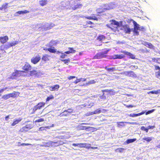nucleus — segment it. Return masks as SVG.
Wrapping results in <instances>:
<instances>
[{
    "mask_svg": "<svg viewBox=\"0 0 160 160\" xmlns=\"http://www.w3.org/2000/svg\"><path fill=\"white\" fill-rule=\"evenodd\" d=\"M109 22L110 23L107 24L106 26L114 32H118V28L122 24V21L118 22L115 20L112 19L110 20Z\"/></svg>",
    "mask_w": 160,
    "mask_h": 160,
    "instance_id": "1",
    "label": "nucleus"
},
{
    "mask_svg": "<svg viewBox=\"0 0 160 160\" xmlns=\"http://www.w3.org/2000/svg\"><path fill=\"white\" fill-rule=\"evenodd\" d=\"M133 23L134 25V28L133 30V34L134 35L138 36L139 34V32L138 31H141L144 32L145 29L144 27L143 26L140 27V25L137 23L136 22L133 20Z\"/></svg>",
    "mask_w": 160,
    "mask_h": 160,
    "instance_id": "2",
    "label": "nucleus"
},
{
    "mask_svg": "<svg viewBox=\"0 0 160 160\" xmlns=\"http://www.w3.org/2000/svg\"><path fill=\"white\" fill-rule=\"evenodd\" d=\"M103 52H101L97 53L93 57V59H101L103 58H106L107 55V54L110 49H104Z\"/></svg>",
    "mask_w": 160,
    "mask_h": 160,
    "instance_id": "3",
    "label": "nucleus"
},
{
    "mask_svg": "<svg viewBox=\"0 0 160 160\" xmlns=\"http://www.w3.org/2000/svg\"><path fill=\"white\" fill-rule=\"evenodd\" d=\"M121 29L123 30L124 32L126 34H129L131 33V29L127 24L122 25Z\"/></svg>",
    "mask_w": 160,
    "mask_h": 160,
    "instance_id": "4",
    "label": "nucleus"
},
{
    "mask_svg": "<svg viewBox=\"0 0 160 160\" xmlns=\"http://www.w3.org/2000/svg\"><path fill=\"white\" fill-rule=\"evenodd\" d=\"M32 66L28 63H26L22 68L23 70L22 73L24 72H28L32 69Z\"/></svg>",
    "mask_w": 160,
    "mask_h": 160,
    "instance_id": "5",
    "label": "nucleus"
},
{
    "mask_svg": "<svg viewBox=\"0 0 160 160\" xmlns=\"http://www.w3.org/2000/svg\"><path fill=\"white\" fill-rule=\"evenodd\" d=\"M45 103L43 102H41L38 103L37 105L35 106L33 108V110L35 112L38 110H40L44 107L45 106Z\"/></svg>",
    "mask_w": 160,
    "mask_h": 160,
    "instance_id": "6",
    "label": "nucleus"
},
{
    "mask_svg": "<svg viewBox=\"0 0 160 160\" xmlns=\"http://www.w3.org/2000/svg\"><path fill=\"white\" fill-rule=\"evenodd\" d=\"M83 6L82 4L80 2L75 3L71 7V9L72 10H75L81 8Z\"/></svg>",
    "mask_w": 160,
    "mask_h": 160,
    "instance_id": "7",
    "label": "nucleus"
},
{
    "mask_svg": "<svg viewBox=\"0 0 160 160\" xmlns=\"http://www.w3.org/2000/svg\"><path fill=\"white\" fill-rule=\"evenodd\" d=\"M18 43V42L16 41L8 43L7 44L4 46V49L7 50L10 48L11 47L17 45Z\"/></svg>",
    "mask_w": 160,
    "mask_h": 160,
    "instance_id": "8",
    "label": "nucleus"
},
{
    "mask_svg": "<svg viewBox=\"0 0 160 160\" xmlns=\"http://www.w3.org/2000/svg\"><path fill=\"white\" fill-rule=\"evenodd\" d=\"M22 71L16 70L12 74L11 77L12 78H15V77H20L22 75Z\"/></svg>",
    "mask_w": 160,
    "mask_h": 160,
    "instance_id": "9",
    "label": "nucleus"
},
{
    "mask_svg": "<svg viewBox=\"0 0 160 160\" xmlns=\"http://www.w3.org/2000/svg\"><path fill=\"white\" fill-rule=\"evenodd\" d=\"M123 73L125 76L133 78H136L137 77L136 75L134 72L132 71H125L123 72Z\"/></svg>",
    "mask_w": 160,
    "mask_h": 160,
    "instance_id": "10",
    "label": "nucleus"
},
{
    "mask_svg": "<svg viewBox=\"0 0 160 160\" xmlns=\"http://www.w3.org/2000/svg\"><path fill=\"white\" fill-rule=\"evenodd\" d=\"M43 50L45 51H48L52 53H55L57 52L56 49L53 47L49 48H43ZM57 53H60L61 52L59 51H57Z\"/></svg>",
    "mask_w": 160,
    "mask_h": 160,
    "instance_id": "11",
    "label": "nucleus"
},
{
    "mask_svg": "<svg viewBox=\"0 0 160 160\" xmlns=\"http://www.w3.org/2000/svg\"><path fill=\"white\" fill-rule=\"evenodd\" d=\"M41 57L39 56L34 57L31 58V61L32 63L35 64L38 63L40 60Z\"/></svg>",
    "mask_w": 160,
    "mask_h": 160,
    "instance_id": "12",
    "label": "nucleus"
},
{
    "mask_svg": "<svg viewBox=\"0 0 160 160\" xmlns=\"http://www.w3.org/2000/svg\"><path fill=\"white\" fill-rule=\"evenodd\" d=\"M31 128L28 125H26L25 126L22 127L19 131L20 133L25 132L29 130Z\"/></svg>",
    "mask_w": 160,
    "mask_h": 160,
    "instance_id": "13",
    "label": "nucleus"
},
{
    "mask_svg": "<svg viewBox=\"0 0 160 160\" xmlns=\"http://www.w3.org/2000/svg\"><path fill=\"white\" fill-rule=\"evenodd\" d=\"M73 112V110L71 108H69L67 110H64L61 113L62 116H66L72 113Z\"/></svg>",
    "mask_w": 160,
    "mask_h": 160,
    "instance_id": "14",
    "label": "nucleus"
},
{
    "mask_svg": "<svg viewBox=\"0 0 160 160\" xmlns=\"http://www.w3.org/2000/svg\"><path fill=\"white\" fill-rule=\"evenodd\" d=\"M8 39V37L6 35L0 37V42L3 44L6 42Z\"/></svg>",
    "mask_w": 160,
    "mask_h": 160,
    "instance_id": "15",
    "label": "nucleus"
},
{
    "mask_svg": "<svg viewBox=\"0 0 160 160\" xmlns=\"http://www.w3.org/2000/svg\"><path fill=\"white\" fill-rule=\"evenodd\" d=\"M121 52L125 54V55L128 56L129 58L131 59H135V56L134 55L132 54L130 52H128L126 51H122Z\"/></svg>",
    "mask_w": 160,
    "mask_h": 160,
    "instance_id": "16",
    "label": "nucleus"
},
{
    "mask_svg": "<svg viewBox=\"0 0 160 160\" xmlns=\"http://www.w3.org/2000/svg\"><path fill=\"white\" fill-rule=\"evenodd\" d=\"M60 87L59 85L58 84H56L53 86H49V89L51 91H57L58 90Z\"/></svg>",
    "mask_w": 160,
    "mask_h": 160,
    "instance_id": "17",
    "label": "nucleus"
},
{
    "mask_svg": "<svg viewBox=\"0 0 160 160\" xmlns=\"http://www.w3.org/2000/svg\"><path fill=\"white\" fill-rule=\"evenodd\" d=\"M143 44L149 48L152 49H154V47L150 42H143Z\"/></svg>",
    "mask_w": 160,
    "mask_h": 160,
    "instance_id": "18",
    "label": "nucleus"
},
{
    "mask_svg": "<svg viewBox=\"0 0 160 160\" xmlns=\"http://www.w3.org/2000/svg\"><path fill=\"white\" fill-rule=\"evenodd\" d=\"M19 92H14L12 93H8L9 96V98H16L19 96Z\"/></svg>",
    "mask_w": 160,
    "mask_h": 160,
    "instance_id": "19",
    "label": "nucleus"
},
{
    "mask_svg": "<svg viewBox=\"0 0 160 160\" xmlns=\"http://www.w3.org/2000/svg\"><path fill=\"white\" fill-rule=\"evenodd\" d=\"M113 59H121L125 57V56L123 54H116L113 56Z\"/></svg>",
    "mask_w": 160,
    "mask_h": 160,
    "instance_id": "20",
    "label": "nucleus"
},
{
    "mask_svg": "<svg viewBox=\"0 0 160 160\" xmlns=\"http://www.w3.org/2000/svg\"><path fill=\"white\" fill-rule=\"evenodd\" d=\"M50 56L47 54H45L42 55V59L44 62L48 61L49 60Z\"/></svg>",
    "mask_w": 160,
    "mask_h": 160,
    "instance_id": "21",
    "label": "nucleus"
},
{
    "mask_svg": "<svg viewBox=\"0 0 160 160\" xmlns=\"http://www.w3.org/2000/svg\"><path fill=\"white\" fill-rule=\"evenodd\" d=\"M94 24V23L91 21H88L86 22V25L87 27L90 28H93L94 27L93 25Z\"/></svg>",
    "mask_w": 160,
    "mask_h": 160,
    "instance_id": "22",
    "label": "nucleus"
},
{
    "mask_svg": "<svg viewBox=\"0 0 160 160\" xmlns=\"http://www.w3.org/2000/svg\"><path fill=\"white\" fill-rule=\"evenodd\" d=\"M145 113V112L144 111H142L141 112L138 113H133V114H130L129 115V116L131 117H135L139 116Z\"/></svg>",
    "mask_w": 160,
    "mask_h": 160,
    "instance_id": "23",
    "label": "nucleus"
},
{
    "mask_svg": "<svg viewBox=\"0 0 160 160\" xmlns=\"http://www.w3.org/2000/svg\"><path fill=\"white\" fill-rule=\"evenodd\" d=\"M29 74L30 76H36L38 75V73L36 70H32L30 71Z\"/></svg>",
    "mask_w": 160,
    "mask_h": 160,
    "instance_id": "24",
    "label": "nucleus"
},
{
    "mask_svg": "<svg viewBox=\"0 0 160 160\" xmlns=\"http://www.w3.org/2000/svg\"><path fill=\"white\" fill-rule=\"evenodd\" d=\"M106 37L102 35H99L97 38V40L99 41H102L106 39Z\"/></svg>",
    "mask_w": 160,
    "mask_h": 160,
    "instance_id": "25",
    "label": "nucleus"
},
{
    "mask_svg": "<svg viewBox=\"0 0 160 160\" xmlns=\"http://www.w3.org/2000/svg\"><path fill=\"white\" fill-rule=\"evenodd\" d=\"M22 119L19 118L18 119H14L13 122L11 124L12 126H14L17 124H18L19 122L21 121Z\"/></svg>",
    "mask_w": 160,
    "mask_h": 160,
    "instance_id": "26",
    "label": "nucleus"
},
{
    "mask_svg": "<svg viewBox=\"0 0 160 160\" xmlns=\"http://www.w3.org/2000/svg\"><path fill=\"white\" fill-rule=\"evenodd\" d=\"M8 3H5L3 4L2 6L0 7V10H2L3 9H6L8 8Z\"/></svg>",
    "mask_w": 160,
    "mask_h": 160,
    "instance_id": "27",
    "label": "nucleus"
},
{
    "mask_svg": "<svg viewBox=\"0 0 160 160\" xmlns=\"http://www.w3.org/2000/svg\"><path fill=\"white\" fill-rule=\"evenodd\" d=\"M85 18L89 20H93L96 21L98 20V18L95 16L94 17L86 16Z\"/></svg>",
    "mask_w": 160,
    "mask_h": 160,
    "instance_id": "28",
    "label": "nucleus"
},
{
    "mask_svg": "<svg viewBox=\"0 0 160 160\" xmlns=\"http://www.w3.org/2000/svg\"><path fill=\"white\" fill-rule=\"evenodd\" d=\"M40 5L42 6L46 5L47 3V1L46 0H41L39 2Z\"/></svg>",
    "mask_w": 160,
    "mask_h": 160,
    "instance_id": "29",
    "label": "nucleus"
},
{
    "mask_svg": "<svg viewBox=\"0 0 160 160\" xmlns=\"http://www.w3.org/2000/svg\"><path fill=\"white\" fill-rule=\"evenodd\" d=\"M152 137H147V138H143L142 140H144L143 141L144 142H145V141H146L147 142H149L152 140Z\"/></svg>",
    "mask_w": 160,
    "mask_h": 160,
    "instance_id": "30",
    "label": "nucleus"
},
{
    "mask_svg": "<svg viewBox=\"0 0 160 160\" xmlns=\"http://www.w3.org/2000/svg\"><path fill=\"white\" fill-rule=\"evenodd\" d=\"M87 144L86 143H78V147L79 148H87Z\"/></svg>",
    "mask_w": 160,
    "mask_h": 160,
    "instance_id": "31",
    "label": "nucleus"
},
{
    "mask_svg": "<svg viewBox=\"0 0 160 160\" xmlns=\"http://www.w3.org/2000/svg\"><path fill=\"white\" fill-rule=\"evenodd\" d=\"M29 12V11L27 10H25L23 11H18L17 12V13L18 14H24V13H28Z\"/></svg>",
    "mask_w": 160,
    "mask_h": 160,
    "instance_id": "32",
    "label": "nucleus"
},
{
    "mask_svg": "<svg viewBox=\"0 0 160 160\" xmlns=\"http://www.w3.org/2000/svg\"><path fill=\"white\" fill-rule=\"evenodd\" d=\"M160 93V89L156 91H152L148 92V93L150 94V93L157 94Z\"/></svg>",
    "mask_w": 160,
    "mask_h": 160,
    "instance_id": "33",
    "label": "nucleus"
},
{
    "mask_svg": "<svg viewBox=\"0 0 160 160\" xmlns=\"http://www.w3.org/2000/svg\"><path fill=\"white\" fill-rule=\"evenodd\" d=\"M152 60L154 62L160 64V58H154L152 59Z\"/></svg>",
    "mask_w": 160,
    "mask_h": 160,
    "instance_id": "34",
    "label": "nucleus"
},
{
    "mask_svg": "<svg viewBox=\"0 0 160 160\" xmlns=\"http://www.w3.org/2000/svg\"><path fill=\"white\" fill-rule=\"evenodd\" d=\"M136 140L137 139L136 138L128 139L126 141V142L127 144H129L136 141Z\"/></svg>",
    "mask_w": 160,
    "mask_h": 160,
    "instance_id": "35",
    "label": "nucleus"
},
{
    "mask_svg": "<svg viewBox=\"0 0 160 160\" xmlns=\"http://www.w3.org/2000/svg\"><path fill=\"white\" fill-rule=\"evenodd\" d=\"M105 68L106 70L109 72L113 71L115 70V68L114 67L108 68L107 67H106Z\"/></svg>",
    "mask_w": 160,
    "mask_h": 160,
    "instance_id": "36",
    "label": "nucleus"
},
{
    "mask_svg": "<svg viewBox=\"0 0 160 160\" xmlns=\"http://www.w3.org/2000/svg\"><path fill=\"white\" fill-rule=\"evenodd\" d=\"M9 96L8 94L4 95L2 97V98L4 100H6L9 98Z\"/></svg>",
    "mask_w": 160,
    "mask_h": 160,
    "instance_id": "37",
    "label": "nucleus"
},
{
    "mask_svg": "<svg viewBox=\"0 0 160 160\" xmlns=\"http://www.w3.org/2000/svg\"><path fill=\"white\" fill-rule=\"evenodd\" d=\"M61 61L64 62V64H67L70 62V59L69 58L65 59H61Z\"/></svg>",
    "mask_w": 160,
    "mask_h": 160,
    "instance_id": "38",
    "label": "nucleus"
},
{
    "mask_svg": "<svg viewBox=\"0 0 160 160\" xmlns=\"http://www.w3.org/2000/svg\"><path fill=\"white\" fill-rule=\"evenodd\" d=\"M54 98V97L52 95H51L49 96L46 99V102H48L50 100L53 99Z\"/></svg>",
    "mask_w": 160,
    "mask_h": 160,
    "instance_id": "39",
    "label": "nucleus"
},
{
    "mask_svg": "<svg viewBox=\"0 0 160 160\" xmlns=\"http://www.w3.org/2000/svg\"><path fill=\"white\" fill-rule=\"evenodd\" d=\"M141 129L145 131L146 132H148V129L145 128V127L143 126H142L141 128Z\"/></svg>",
    "mask_w": 160,
    "mask_h": 160,
    "instance_id": "40",
    "label": "nucleus"
},
{
    "mask_svg": "<svg viewBox=\"0 0 160 160\" xmlns=\"http://www.w3.org/2000/svg\"><path fill=\"white\" fill-rule=\"evenodd\" d=\"M101 112V111L99 109H97L93 112V114H96L99 113H100Z\"/></svg>",
    "mask_w": 160,
    "mask_h": 160,
    "instance_id": "41",
    "label": "nucleus"
},
{
    "mask_svg": "<svg viewBox=\"0 0 160 160\" xmlns=\"http://www.w3.org/2000/svg\"><path fill=\"white\" fill-rule=\"evenodd\" d=\"M155 111V109H152L151 110H149L146 113H145V114L146 115H147L148 114H149L150 113H152V112H153L154 111Z\"/></svg>",
    "mask_w": 160,
    "mask_h": 160,
    "instance_id": "42",
    "label": "nucleus"
},
{
    "mask_svg": "<svg viewBox=\"0 0 160 160\" xmlns=\"http://www.w3.org/2000/svg\"><path fill=\"white\" fill-rule=\"evenodd\" d=\"M125 150V149L122 148H120L117 149L116 150L120 152H122L123 151Z\"/></svg>",
    "mask_w": 160,
    "mask_h": 160,
    "instance_id": "43",
    "label": "nucleus"
},
{
    "mask_svg": "<svg viewBox=\"0 0 160 160\" xmlns=\"http://www.w3.org/2000/svg\"><path fill=\"white\" fill-rule=\"evenodd\" d=\"M156 77L160 79V70L156 72Z\"/></svg>",
    "mask_w": 160,
    "mask_h": 160,
    "instance_id": "44",
    "label": "nucleus"
},
{
    "mask_svg": "<svg viewBox=\"0 0 160 160\" xmlns=\"http://www.w3.org/2000/svg\"><path fill=\"white\" fill-rule=\"evenodd\" d=\"M61 53V55L60 56V58H64L67 56V55L66 54H65L64 53L62 52Z\"/></svg>",
    "mask_w": 160,
    "mask_h": 160,
    "instance_id": "45",
    "label": "nucleus"
},
{
    "mask_svg": "<svg viewBox=\"0 0 160 160\" xmlns=\"http://www.w3.org/2000/svg\"><path fill=\"white\" fill-rule=\"evenodd\" d=\"M68 49L70 50L71 53H74L76 52V50L73 49L72 48H69Z\"/></svg>",
    "mask_w": 160,
    "mask_h": 160,
    "instance_id": "46",
    "label": "nucleus"
},
{
    "mask_svg": "<svg viewBox=\"0 0 160 160\" xmlns=\"http://www.w3.org/2000/svg\"><path fill=\"white\" fill-rule=\"evenodd\" d=\"M81 81H82L81 78L77 79L73 82L75 84H77V83H78V82H80Z\"/></svg>",
    "mask_w": 160,
    "mask_h": 160,
    "instance_id": "47",
    "label": "nucleus"
},
{
    "mask_svg": "<svg viewBox=\"0 0 160 160\" xmlns=\"http://www.w3.org/2000/svg\"><path fill=\"white\" fill-rule=\"evenodd\" d=\"M7 87H6L4 88H3L0 89V96H1V93L3 92L5 90L7 89Z\"/></svg>",
    "mask_w": 160,
    "mask_h": 160,
    "instance_id": "48",
    "label": "nucleus"
},
{
    "mask_svg": "<svg viewBox=\"0 0 160 160\" xmlns=\"http://www.w3.org/2000/svg\"><path fill=\"white\" fill-rule=\"evenodd\" d=\"M44 121V119L43 118H41L38 120H36L35 121V122H42Z\"/></svg>",
    "mask_w": 160,
    "mask_h": 160,
    "instance_id": "49",
    "label": "nucleus"
},
{
    "mask_svg": "<svg viewBox=\"0 0 160 160\" xmlns=\"http://www.w3.org/2000/svg\"><path fill=\"white\" fill-rule=\"evenodd\" d=\"M102 92H111V90H108V89H105L102 90Z\"/></svg>",
    "mask_w": 160,
    "mask_h": 160,
    "instance_id": "50",
    "label": "nucleus"
},
{
    "mask_svg": "<svg viewBox=\"0 0 160 160\" xmlns=\"http://www.w3.org/2000/svg\"><path fill=\"white\" fill-rule=\"evenodd\" d=\"M135 107V106L132 105H127L126 106V107L128 108H132Z\"/></svg>",
    "mask_w": 160,
    "mask_h": 160,
    "instance_id": "51",
    "label": "nucleus"
},
{
    "mask_svg": "<svg viewBox=\"0 0 160 160\" xmlns=\"http://www.w3.org/2000/svg\"><path fill=\"white\" fill-rule=\"evenodd\" d=\"M95 82V80H92L90 81L88 83L90 84H92L94 83Z\"/></svg>",
    "mask_w": 160,
    "mask_h": 160,
    "instance_id": "52",
    "label": "nucleus"
},
{
    "mask_svg": "<svg viewBox=\"0 0 160 160\" xmlns=\"http://www.w3.org/2000/svg\"><path fill=\"white\" fill-rule=\"evenodd\" d=\"M88 128L85 127V126H81V129L82 130H86Z\"/></svg>",
    "mask_w": 160,
    "mask_h": 160,
    "instance_id": "53",
    "label": "nucleus"
},
{
    "mask_svg": "<svg viewBox=\"0 0 160 160\" xmlns=\"http://www.w3.org/2000/svg\"><path fill=\"white\" fill-rule=\"evenodd\" d=\"M90 148L92 149H96L98 148V147H88L87 149H89Z\"/></svg>",
    "mask_w": 160,
    "mask_h": 160,
    "instance_id": "54",
    "label": "nucleus"
},
{
    "mask_svg": "<svg viewBox=\"0 0 160 160\" xmlns=\"http://www.w3.org/2000/svg\"><path fill=\"white\" fill-rule=\"evenodd\" d=\"M154 67L155 68V69L156 70H159V71L160 70V67L159 66L155 65Z\"/></svg>",
    "mask_w": 160,
    "mask_h": 160,
    "instance_id": "55",
    "label": "nucleus"
},
{
    "mask_svg": "<svg viewBox=\"0 0 160 160\" xmlns=\"http://www.w3.org/2000/svg\"><path fill=\"white\" fill-rule=\"evenodd\" d=\"M155 128V126H149L148 127V129H153V128Z\"/></svg>",
    "mask_w": 160,
    "mask_h": 160,
    "instance_id": "56",
    "label": "nucleus"
},
{
    "mask_svg": "<svg viewBox=\"0 0 160 160\" xmlns=\"http://www.w3.org/2000/svg\"><path fill=\"white\" fill-rule=\"evenodd\" d=\"M75 78H76V77L75 76H70L68 77V78L69 80H71V79Z\"/></svg>",
    "mask_w": 160,
    "mask_h": 160,
    "instance_id": "57",
    "label": "nucleus"
},
{
    "mask_svg": "<svg viewBox=\"0 0 160 160\" xmlns=\"http://www.w3.org/2000/svg\"><path fill=\"white\" fill-rule=\"evenodd\" d=\"M31 145V144H29V143H22L21 145H20L23 146H29V145Z\"/></svg>",
    "mask_w": 160,
    "mask_h": 160,
    "instance_id": "58",
    "label": "nucleus"
},
{
    "mask_svg": "<svg viewBox=\"0 0 160 160\" xmlns=\"http://www.w3.org/2000/svg\"><path fill=\"white\" fill-rule=\"evenodd\" d=\"M9 116H10V115H7V116L5 117V120L6 121H8L9 119Z\"/></svg>",
    "mask_w": 160,
    "mask_h": 160,
    "instance_id": "59",
    "label": "nucleus"
},
{
    "mask_svg": "<svg viewBox=\"0 0 160 160\" xmlns=\"http://www.w3.org/2000/svg\"><path fill=\"white\" fill-rule=\"evenodd\" d=\"M72 145L74 147H78V143H73Z\"/></svg>",
    "mask_w": 160,
    "mask_h": 160,
    "instance_id": "60",
    "label": "nucleus"
},
{
    "mask_svg": "<svg viewBox=\"0 0 160 160\" xmlns=\"http://www.w3.org/2000/svg\"><path fill=\"white\" fill-rule=\"evenodd\" d=\"M64 53L65 54H69L71 53L70 52V51H66Z\"/></svg>",
    "mask_w": 160,
    "mask_h": 160,
    "instance_id": "61",
    "label": "nucleus"
},
{
    "mask_svg": "<svg viewBox=\"0 0 160 160\" xmlns=\"http://www.w3.org/2000/svg\"><path fill=\"white\" fill-rule=\"evenodd\" d=\"M54 143H57L58 144V145L60 144H61V143H60V141H57V142H54Z\"/></svg>",
    "mask_w": 160,
    "mask_h": 160,
    "instance_id": "62",
    "label": "nucleus"
},
{
    "mask_svg": "<svg viewBox=\"0 0 160 160\" xmlns=\"http://www.w3.org/2000/svg\"><path fill=\"white\" fill-rule=\"evenodd\" d=\"M81 79H82V81H85L86 80V78H81Z\"/></svg>",
    "mask_w": 160,
    "mask_h": 160,
    "instance_id": "63",
    "label": "nucleus"
},
{
    "mask_svg": "<svg viewBox=\"0 0 160 160\" xmlns=\"http://www.w3.org/2000/svg\"><path fill=\"white\" fill-rule=\"evenodd\" d=\"M103 12V10H102L101 11H98V14L99 13H102V12Z\"/></svg>",
    "mask_w": 160,
    "mask_h": 160,
    "instance_id": "64",
    "label": "nucleus"
}]
</instances>
